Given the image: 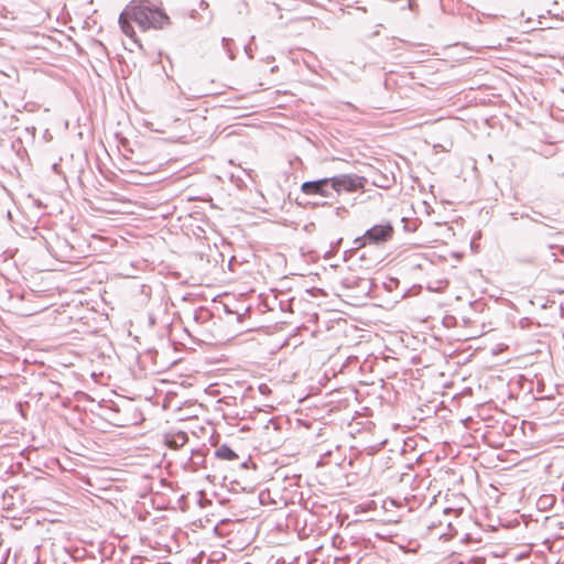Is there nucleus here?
Wrapping results in <instances>:
<instances>
[{
	"label": "nucleus",
	"mask_w": 564,
	"mask_h": 564,
	"mask_svg": "<svg viewBox=\"0 0 564 564\" xmlns=\"http://www.w3.org/2000/svg\"><path fill=\"white\" fill-rule=\"evenodd\" d=\"M118 22L121 31L137 43L131 22H134L142 31L159 30L170 24V18L163 10L147 0H133L121 12Z\"/></svg>",
	"instance_id": "obj_1"
},
{
	"label": "nucleus",
	"mask_w": 564,
	"mask_h": 564,
	"mask_svg": "<svg viewBox=\"0 0 564 564\" xmlns=\"http://www.w3.org/2000/svg\"><path fill=\"white\" fill-rule=\"evenodd\" d=\"M364 186V178L356 174H340L333 177H324L306 181L301 191L306 195H319L325 198H334L341 192H355Z\"/></svg>",
	"instance_id": "obj_2"
},
{
	"label": "nucleus",
	"mask_w": 564,
	"mask_h": 564,
	"mask_svg": "<svg viewBox=\"0 0 564 564\" xmlns=\"http://www.w3.org/2000/svg\"><path fill=\"white\" fill-rule=\"evenodd\" d=\"M393 232L394 229L390 223L379 224L366 230V239L369 243L380 245L389 241Z\"/></svg>",
	"instance_id": "obj_3"
},
{
	"label": "nucleus",
	"mask_w": 564,
	"mask_h": 564,
	"mask_svg": "<svg viewBox=\"0 0 564 564\" xmlns=\"http://www.w3.org/2000/svg\"><path fill=\"white\" fill-rule=\"evenodd\" d=\"M215 456L224 460H235L239 458L238 454L226 444L220 445L216 449Z\"/></svg>",
	"instance_id": "obj_4"
},
{
	"label": "nucleus",
	"mask_w": 564,
	"mask_h": 564,
	"mask_svg": "<svg viewBox=\"0 0 564 564\" xmlns=\"http://www.w3.org/2000/svg\"><path fill=\"white\" fill-rule=\"evenodd\" d=\"M187 441L188 436L185 432H177L171 437V440H169V445L171 447H182Z\"/></svg>",
	"instance_id": "obj_5"
},
{
	"label": "nucleus",
	"mask_w": 564,
	"mask_h": 564,
	"mask_svg": "<svg viewBox=\"0 0 564 564\" xmlns=\"http://www.w3.org/2000/svg\"><path fill=\"white\" fill-rule=\"evenodd\" d=\"M367 243H369V241L368 239H366V232L362 236L355 238L354 240V246L356 249H360L365 247Z\"/></svg>",
	"instance_id": "obj_6"
},
{
	"label": "nucleus",
	"mask_w": 564,
	"mask_h": 564,
	"mask_svg": "<svg viewBox=\"0 0 564 564\" xmlns=\"http://www.w3.org/2000/svg\"><path fill=\"white\" fill-rule=\"evenodd\" d=\"M390 178L387 177V176H382V180L380 181H375L373 183L379 186V187H382V188H388L390 186Z\"/></svg>",
	"instance_id": "obj_7"
},
{
	"label": "nucleus",
	"mask_w": 564,
	"mask_h": 564,
	"mask_svg": "<svg viewBox=\"0 0 564 564\" xmlns=\"http://www.w3.org/2000/svg\"><path fill=\"white\" fill-rule=\"evenodd\" d=\"M230 41H231V40H230V39H228V37H223V40H221L224 48L228 52L229 57H230L231 59H234V57H235V56H234V54L230 52V48H229V43H230Z\"/></svg>",
	"instance_id": "obj_8"
},
{
	"label": "nucleus",
	"mask_w": 564,
	"mask_h": 564,
	"mask_svg": "<svg viewBox=\"0 0 564 564\" xmlns=\"http://www.w3.org/2000/svg\"><path fill=\"white\" fill-rule=\"evenodd\" d=\"M554 247L553 246H550V252H549V260H551L552 262H556L557 261V257H556V253L553 251Z\"/></svg>",
	"instance_id": "obj_9"
},
{
	"label": "nucleus",
	"mask_w": 564,
	"mask_h": 564,
	"mask_svg": "<svg viewBox=\"0 0 564 564\" xmlns=\"http://www.w3.org/2000/svg\"><path fill=\"white\" fill-rule=\"evenodd\" d=\"M249 460L241 462L240 466L242 468H248Z\"/></svg>",
	"instance_id": "obj_10"
},
{
	"label": "nucleus",
	"mask_w": 564,
	"mask_h": 564,
	"mask_svg": "<svg viewBox=\"0 0 564 564\" xmlns=\"http://www.w3.org/2000/svg\"><path fill=\"white\" fill-rule=\"evenodd\" d=\"M207 6H208L207 2H205V1L200 2V8H204V7H207Z\"/></svg>",
	"instance_id": "obj_11"
},
{
	"label": "nucleus",
	"mask_w": 564,
	"mask_h": 564,
	"mask_svg": "<svg viewBox=\"0 0 564 564\" xmlns=\"http://www.w3.org/2000/svg\"><path fill=\"white\" fill-rule=\"evenodd\" d=\"M408 7L412 9V0L409 1Z\"/></svg>",
	"instance_id": "obj_12"
}]
</instances>
